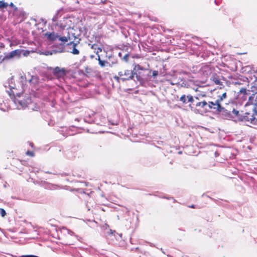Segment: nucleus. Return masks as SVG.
<instances>
[{"label":"nucleus","instance_id":"nucleus-23","mask_svg":"<svg viewBox=\"0 0 257 257\" xmlns=\"http://www.w3.org/2000/svg\"><path fill=\"white\" fill-rule=\"evenodd\" d=\"M8 60L6 55L4 57H3V56H2V55H0V64L2 63L5 61H8Z\"/></svg>","mask_w":257,"mask_h":257},{"label":"nucleus","instance_id":"nucleus-36","mask_svg":"<svg viewBox=\"0 0 257 257\" xmlns=\"http://www.w3.org/2000/svg\"><path fill=\"white\" fill-rule=\"evenodd\" d=\"M61 175H62V176H67L68 174L66 173H63V174H62Z\"/></svg>","mask_w":257,"mask_h":257},{"label":"nucleus","instance_id":"nucleus-8","mask_svg":"<svg viewBox=\"0 0 257 257\" xmlns=\"http://www.w3.org/2000/svg\"><path fill=\"white\" fill-rule=\"evenodd\" d=\"M9 94L12 99H14V101L16 103H18L22 106V107L27 106V103L25 102H23L22 100H18L15 97V94L14 91L11 89L10 91H8Z\"/></svg>","mask_w":257,"mask_h":257},{"label":"nucleus","instance_id":"nucleus-3","mask_svg":"<svg viewBox=\"0 0 257 257\" xmlns=\"http://www.w3.org/2000/svg\"><path fill=\"white\" fill-rule=\"evenodd\" d=\"M12 15L16 21L19 23L24 21L27 17V14L23 9H21L17 12L12 13Z\"/></svg>","mask_w":257,"mask_h":257},{"label":"nucleus","instance_id":"nucleus-41","mask_svg":"<svg viewBox=\"0 0 257 257\" xmlns=\"http://www.w3.org/2000/svg\"><path fill=\"white\" fill-rule=\"evenodd\" d=\"M179 229L180 230L184 231V230L182 229V228H179Z\"/></svg>","mask_w":257,"mask_h":257},{"label":"nucleus","instance_id":"nucleus-29","mask_svg":"<svg viewBox=\"0 0 257 257\" xmlns=\"http://www.w3.org/2000/svg\"><path fill=\"white\" fill-rule=\"evenodd\" d=\"M21 9H19L18 7H15V8L13 9V11L12 12V13H15V12H17V11H18L19 10H20Z\"/></svg>","mask_w":257,"mask_h":257},{"label":"nucleus","instance_id":"nucleus-13","mask_svg":"<svg viewBox=\"0 0 257 257\" xmlns=\"http://www.w3.org/2000/svg\"><path fill=\"white\" fill-rule=\"evenodd\" d=\"M45 35L47 36L48 39L52 41L57 40L59 37V36L54 32L46 33Z\"/></svg>","mask_w":257,"mask_h":257},{"label":"nucleus","instance_id":"nucleus-9","mask_svg":"<svg viewBox=\"0 0 257 257\" xmlns=\"http://www.w3.org/2000/svg\"><path fill=\"white\" fill-rule=\"evenodd\" d=\"M210 80L213 81L216 85H222V82L221 81V76L216 73L212 74L210 77Z\"/></svg>","mask_w":257,"mask_h":257},{"label":"nucleus","instance_id":"nucleus-25","mask_svg":"<svg viewBox=\"0 0 257 257\" xmlns=\"http://www.w3.org/2000/svg\"><path fill=\"white\" fill-rule=\"evenodd\" d=\"M128 58H129V54H125L123 57V60L125 61L126 62H127L128 61Z\"/></svg>","mask_w":257,"mask_h":257},{"label":"nucleus","instance_id":"nucleus-6","mask_svg":"<svg viewBox=\"0 0 257 257\" xmlns=\"http://www.w3.org/2000/svg\"><path fill=\"white\" fill-rule=\"evenodd\" d=\"M222 90V88L221 87H220L218 88H216L214 90V92H216L218 94L217 100L219 101L220 103L227 97L226 91L223 92Z\"/></svg>","mask_w":257,"mask_h":257},{"label":"nucleus","instance_id":"nucleus-2","mask_svg":"<svg viewBox=\"0 0 257 257\" xmlns=\"http://www.w3.org/2000/svg\"><path fill=\"white\" fill-rule=\"evenodd\" d=\"M136 72L130 70H124L118 72V76H115L114 78L117 81L121 79L122 81L129 80L133 79Z\"/></svg>","mask_w":257,"mask_h":257},{"label":"nucleus","instance_id":"nucleus-33","mask_svg":"<svg viewBox=\"0 0 257 257\" xmlns=\"http://www.w3.org/2000/svg\"><path fill=\"white\" fill-rule=\"evenodd\" d=\"M194 99L195 100V102L198 101V100H199V98L198 97H195V98Z\"/></svg>","mask_w":257,"mask_h":257},{"label":"nucleus","instance_id":"nucleus-24","mask_svg":"<svg viewBox=\"0 0 257 257\" xmlns=\"http://www.w3.org/2000/svg\"><path fill=\"white\" fill-rule=\"evenodd\" d=\"M0 214L2 217H4L6 215V212L3 208H0Z\"/></svg>","mask_w":257,"mask_h":257},{"label":"nucleus","instance_id":"nucleus-30","mask_svg":"<svg viewBox=\"0 0 257 257\" xmlns=\"http://www.w3.org/2000/svg\"><path fill=\"white\" fill-rule=\"evenodd\" d=\"M68 231V233L70 234L71 235H72L73 234H74V232H73L72 231L69 230V229H66Z\"/></svg>","mask_w":257,"mask_h":257},{"label":"nucleus","instance_id":"nucleus-28","mask_svg":"<svg viewBox=\"0 0 257 257\" xmlns=\"http://www.w3.org/2000/svg\"><path fill=\"white\" fill-rule=\"evenodd\" d=\"M20 257H39L37 255H33V254H30V255H23L21 256Z\"/></svg>","mask_w":257,"mask_h":257},{"label":"nucleus","instance_id":"nucleus-39","mask_svg":"<svg viewBox=\"0 0 257 257\" xmlns=\"http://www.w3.org/2000/svg\"><path fill=\"white\" fill-rule=\"evenodd\" d=\"M16 6L14 5V6H13L12 8L14 9L15 8V7H16Z\"/></svg>","mask_w":257,"mask_h":257},{"label":"nucleus","instance_id":"nucleus-37","mask_svg":"<svg viewBox=\"0 0 257 257\" xmlns=\"http://www.w3.org/2000/svg\"><path fill=\"white\" fill-rule=\"evenodd\" d=\"M22 162H23L22 164L24 165H25L27 164V162H26V161Z\"/></svg>","mask_w":257,"mask_h":257},{"label":"nucleus","instance_id":"nucleus-31","mask_svg":"<svg viewBox=\"0 0 257 257\" xmlns=\"http://www.w3.org/2000/svg\"><path fill=\"white\" fill-rule=\"evenodd\" d=\"M29 145H30L32 148H34V144H33L32 142H29Z\"/></svg>","mask_w":257,"mask_h":257},{"label":"nucleus","instance_id":"nucleus-27","mask_svg":"<svg viewBox=\"0 0 257 257\" xmlns=\"http://www.w3.org/2000/svg\"><path fill=\"white\" fill-rule=\"evenodd\" d=\"M158 75V71L157 70H154L152 73V76L153 77H156Z\"/></svg>","mask_w":257,"mask_h":257},{"label":"nucleus","instance_id":"nucleus-12","mask_svg":"<svg viewBox=\"0 0 257 257\" xmlns=\"http://www.w3.org/2000/svg\"><path fill=\"white\" fill-rule=\"evenodd\" d=\"M68 45L69 46H72V51H71V53L74 55H78L79 54V51L76 48L77 44L74 42H70Z\"/></svg>","mask_w":257,"mask_h":257},{"label":"nucleus","instance_id":"nucleus-7","mask_svg":"<svg viewBox=\"0 0 257 257\" xmlns=\"http://www.w3.org/2000/svg\"><path fill=\"white\" fill-rule=\"evenodd\" d=\"M22 51L19 49H17L11 51L9 54H6L7 58L8 60L13 59L15 57L19 58L21 56Z\"/></svg>","mask_w":257,"mask_h":257},{"label":"nucleus","instance_id":"nucleus-10","mask_svg":"<svg viewBox=\"0 0 257 257\" xmlns=\"http://www.w3.org/2000/svg\"><path fill=\"white\" fill-rule=\"evenodd\" d=\"M207 105V102L205 101H196L195 104H189V107L191 108L196 107L200 108H204Z\"/></svg>","mask_w":257,"mask_h":257},{"label":"nucleus","instance_id":"nucleus-14","mask_svg":"<svg viewBox=\"0 0 257 257\" xmlns=\"http://www.w3.org/2000/svg\"><path fill=\"white\" fill-rule=\"evenodd\" d=\"M89 45L90 46L91 48L93 49L94 50V52L97 55L102 51V49L96 44H93L91 45L89 44Z\"/></svg>","mask_w":257,"mask_h":257},{"label":"nucleus","instance_id":"nucleus-18","mask_svg":"<svg viewBox=\"0 0 257 257\" xmlns=\"http://www.w3.org/2000/svg\"><path fill=\"white\" fill-rule=\"evenodd\" d=\"M187 102H189L190 104H195V100L192 95H187Z\"/></svg>","mask_w":257,"mask_h":257},{"label":"nucleus","instance_id":"nucleus-16","mask_svg":"<svg viewBox=\"0 0 257 257\" xmlns=\"http://www.w3.org/2000/svg\"><path fill=\"white\" fill-rule=\"evenodd\" d=\"M144 69H145L142 66L140 65L139 64H135L134 65V69H133V71L135 72V71H137L138 70H144Z\"/></svg>","mask_w":257,"mask_h":257},{"label":"nucleus","instance_id":"nucleus-21","mask_svg":"<svg viewBox=\"0 0 257 257\" xmlns=\"http://www.w3.org/2000/svg\"><path fill=\"white\" fill-rule=\"evenodd\" d=\"M26 155L31 157H33L35 156V152L33 151H27L26 153Z\"/></svg>","mask_w":257,"mask_h":257},{"label":"nucleus","instance_id":"nucleus-17","mask_svg":"<svg viewBox=\"0 0 257 257\" xmlns=\"http://www.w3.org/2000/svg\"><path fill=\"white\" fill-rule=\"evenodd\" d=\"M180 101L184 104H186L187 103V95H182L180 98Z\"/></svg>","mask_w":257,"mask_h":257},{"label":"nucleus","instance_id":"nucleus-11","mask_svg":"<svg viewBox=\"0 0 257 257\" xmlns=\"http://www.w3.org/2000/svg\"><path fill=\"white\" fill-rule=\"evenodd\" d=\"M247 103L253 105V107L257 106V91L249 96Z\"/></svg>","mask_w":257,"mask_h":257},{"label":"nucleus","instance_id":"nucleus-38","mask_svg":"<svg viewBox=\"0 0 257 257\" xmlns=\"http://www.w3.org/2000/svg\"><path fill=\"white\" fill-rule=\"evenodd\" d=\"M202 97H205L206 95L205 94H201V95Z\"/></svg>","mask_w":257,"mask_h":257},{"label":"nucleus","instance_id":"nucleus-4","mask_svg":"<svg viewBox=\"0 0 257 257\" xmlns=\"http://www.w3.org/2000/svg\"><path fill=\"white\" fill-rule=\"evenodd\" d=\"M51 69L52 70L53 75L58 79L64 77L67 73L65 68L58 66L54 68H51Z\"/></svg>","mask_w":257,"mask_h":257},{"label":"nucleus","instance_id":"nucleus-40","mask_svg":"<svg viewBox=\"0 0 257 257\" xmlns=\"http://www.w3.org/2000/svg\"><path fill=\"white\" fill-rule=\"evenodd\" d=\"M16 6L14 5V6H13L12 8L14 9L15 8V7H16Z\"/></svg>","mask_w":257,"mask_h":257},{"label":"nucleus","instance_id":"nucleus-22","mask_svg":"<svg viewBox=\"0 0 257 257\" xmlns=\"http://www.w3.org/2000/svg\"><path fill=\"white\" fill-rule=\"evenodd\" d=\"M59 41L63 42V43H66L68 42V38L66 37H60L58 38Z\"/></svg>","mask_w":257,"mask_h":257},{"label":"nucleus","instance_id":"nucleus-5","mask_svg":"<svg viewBox=\"0 0 257 257\" xmlns=\"http://www.w3.org/2000/svg\"><path fill=\"white\" fill-rule=\"evenodd\" d=\"M207 105L209 108L215 109L219 112H221L224 109V108L221 105L220 103L217 99L215 102L209 101L208 103H207Z\"/></svg>","mask_w":257,"mask_h":257},{"label":"nucleus","instance_id":"nucleus-20","mask_svg":"<svg viewBox=\"0 0 257 257\" xmlns=\"http://www.w3.org/2000/svg\"><path fill=\"white\" fill-rule=\"evenodd\" d=\"M98 63H99V64L101 66V67H104L105 66V64L106 63H108V62L107 61H102L101 60L100 57L98 56Z\"/></svg>","mask_w":257,"mask_h":257},{"label":"nucleus","instance_id":"nucleus-34","mask_svg":"<svg viewBox=\"0 0 257 257\" xmlns=\"http://www.w3.org/2000/svg\"><path fill=\"white\" fill-rule=\"evenodd\" d=\"M0 47L1 48H4L5 47V45L3 43H1Z\"/></svg>","mask_w":257,"mask_h":257},{"label":"nucleus","instance_id":"nucleus-26","mask_svg":"<svg viewBox=\"0 0 257 257\" xmlns=\"http://www.w3.org/2000/svg\"><path fill=\"white\" fill-rule=\"evenodd\" d=\"M240 93L246 94V89L245 88H241L239 91Z\"/></svg>","mask_w":257,"mask_h":257},{"label":"nucleus","instance_id":"nucleus-1","mask_svg":"<svg viewBox=\"0 0 257 257\" xmlns=\"http://www.w3.org/2000/svg\"><path fill=\"white\" fill-rule=\"evenodd\" d=\"M242 121H249L250 123L257 125V110L255 107H253L248 111L245 112L241 119Z\"/></svg>","mask_w":257,"mask_h":257},{"label":"nucleus","instance_id":"nucleus-35","mask_svg":"<svg viewBox=\"0 0 257 257\" xmlns=\"http://www.w3.org/2000/svg\"><path fill=\"white\" fill-rule=\"evenodd\" d=\"M14 4L13 3H11L9 5L10 7H11V8L14 6Z\"/></svg>","mask_w":257,"mask_h":257},{"label":"nucleus","instance_id":"nucleus-15","mask_svg":"<svg viewBox=\"0 0 257 257\" xmlns=\"http://www.w3.org/2000/svg\"><path fill=\"white\" fill-rule=\"evenodd\" d=\"M232 112L235 116L238 117L239 119L241 120V119L242 117L243 114H241L238 111L235 110V109H233Z\"/></svg>","mask_w":257,"mask_h":257},{"label":"nucleus","instance_id":"nucleus-32","mask_svg":"<svg viewBox=\"0 0 257 257\" xmlns=\"http://www.w3.org/2000/svg\"><path fill=\"white\" fill-rule=\"evenodd\" d=\"M189 207L192 208H195V205L194 204L191 205V206H189Z\"/></svg>","mask_w":257,"mask_h":257},{"label":"nucleus","instance_id":"nucleus-19","mask_svg":"<svg viewBox=\"0 0 257 257\" xmlns=\"http://www.w3.org/2000/svg\"><path fill=\"white\" fill-rule=\"evenodd\" d=\"M8 5V4L5 2L4 1H0V9L3 8H7Z\"/></svg>","mask_w":257,"mask_h":257}]
</instances>
